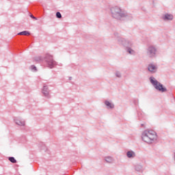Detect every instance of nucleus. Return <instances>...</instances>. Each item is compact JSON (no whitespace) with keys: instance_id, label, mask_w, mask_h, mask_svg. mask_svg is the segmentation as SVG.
Masks as SVG:
<instances>
[{"instance_id":"nucleus-1","label":"nucleus","mask_w":175,"mask_h":175,"mask_svg":"<svg viewBox=\"0 0 175 175\" xmlns=\"http://www.w3.org/2000/svg\"><path fill=\"white\" fill-rule=\"evenodd\" d=\"M110 12L111 17L119 21H124L127 20V18H129V14L118 6L111 7L110 8Z\"/></svg>"},{"instance_id":"nucleus-2","label":"nucleus","mask_w":175,"mask_h":175,"mask_svg":"<svg viewBox=\"0 0 175 175\" xmlns=\"http://www.w3.org/2000/svg\"><path fill=\"white\" fill-rule=\"evenodd\" d=\"M43 61L45 62V64L48 68H50V69H53L55 65H57V62L54 61V59L53 58V55L50 54L45 55L44 57L42 56H37L34 57V62H43Z\"/></svg>"},{"instance_id":"nucleus-3","label":"nucleus","mask_w":175,"mask_h":175,"mask_svg":"<svg viewBox=\"0 0 175 175\" xmlns=\"http://www.w3.org/2000/svg\"><path fill=\"white\" fill-rule=\"evenodd\" d=\"M157 133L152 130H145L142 135V139L145 143L151 144L157 141Z\"/></svg>"},{"instance_id":"nucleus-4","label":"nucleus","mask_w":175,"mask_h":175,"mask_svg":"<svg viewBox=\"0 0 175 175\" xmlns=\"http://www.w3.org/2000/svg\"><path fill=\"white\" fill-rule=\"evenodd\" d=\"M118 42L119 44H122V46H124L125 48H126V51L127 53H129V54H131V55H135V52L133 51V49H131V47H132L133 44L132 42L126 40L121 37L118 38Z\"/></svg>"},{"instance_id":"nucleus-5","label":"nucleus","mask_w":175,"mask_h":175,"mask_svg":"<svg viewBox=\"0 0 175 175\" xmlns=\"http://www.w3.org/2000/svg\"><path fill=\"white\" fill-rule=\"evenodd\" d=\"M150 81L155 90H157V91H159V92H166V91H167V89L163 87V85L156 80L155 78L150 77Z\"/></svg>"},{"instance_id":"nucleus-6","label":"nucleus","mask_w":175,"mask_h":175,"mask_svg":"<svg viewBox=\"0 0 175 175\" xmlns=\"http://www.w3.org/2000/svg\"><path fill=\"white\" fill-rule=\"evenodd\" d=\"M146 54L149 58H155L157 57V48L150 46L147 49Z\"/></svg>"},{"instance_id":"nucleus-7","label":"nucleus","mask_w":175,"mask_h":175,"mask_svg":"<svg viewBox=\"0 0 175 175\" xmlns=\"http://www.w3.org/2000/svg\"><path fill=\"white\" fill-rule=\"evenodd\" d=\"M42 92L44 96H45V98H48V99L51 98L50 90L49 89V87L46 84L44 85Z\"/></svg>"},{"instance_id":"nucleus-8","label":"nucleus","mask_w":175,"mask_h":175,"mask_svg":"<svg viewBox=\"0 0 175 175\" xmlns=\"http://www.w3.org/2000/svg\"><path fill=\"white\" fill-rule=\"evenodd\" d=\"M148 70L150 72V73H156L157 70H158V67L154 64H149L148 66Z\"/></svg>"},{"instance_id":"nucleus-9","label":"nucleus","mask_w":175,"mask_h":175,"mask_svg":"<svg viewBox=\"0 0 175 175\" xmlns=\"http://www.w3.org/2000/svg\"><path fill=\"white\" fill-rule=\"evenodd\" d=\"M15 124L16 125H19V126H25V121L21 120V119H14Z\"/></svg>"},{"instance_id":"nucleus-10","label":"nucleus","mask_w":175,"mask_h":175,"mask_svg":"<svg viewBox=\"0 0 175 175\" xmlns=\"http://www.w3.org/2000/svg\"><path fill=\"white\" fill-rule=\"evenodd\" d=\"M163 20H164L165 21H172L173 20V15L170 14H165L163 16Z\"/></svg>"},{"instance_id":"nucleus-11","label":"nucleus","mask_w":175,"mask_h":175,"mask_svg":"<svg viewBox=\"0 0 175 175\" xmlns=\"http://www.w3.org/2000/svg\"><path fill=\"white\" fill-rule=\"evenodd\" d=\"M105 105L107 106V109H114V104H111L109 100H105Z\"/></svg>"},{"instance_id":"nucleus-12","label":"nucleus","mask_w":175,"mask_h":175,"mask_svg":"<svg viewBox=\"0 0 175 175\" xmlns=\"http://www.w3.org/2000/svg\"><path fill=\"white\" fill-rule=\"evenodd\" d=\"M126 156L128 158H135V157L136 156L135 154V152L133 151H128L126 153Z\"/></svg>"},{"instance_id":"nucleus-13","label":"nucleus","mask_w":175,"mask_h":175,"mask_svg":"<svg viewBox=\"0 0 175 175\" xmlns=\"http://www.w3.org/2000/svg\"><path fill=\"white\" fill-rule=\"evenodd\" d=\"M105 160L107 162V163H113V157H105Z\"/></svg>"},{"instance_id":"nucleus-14","label":"nucleus","mask_w":175,"mask_h":175,"mask_svg":"<svg viewBox=\"0 0 175 175\" xmlns=\"http://www.w3.org/2000/svg\"><path fill=\"white\" fill-rule=\"evenodd\" d=\"M135 170L137 172H143V166H142L141 165H137L135 166Z\"/></svg>"},{"instance_id":"nucleus-15","label":"nucleus","mask_w":175,"mask_h":175,"mask_svg":"<svg viewBox=\"0 0 175 175\" xmlns=\"http://www.w3.org/2000/svg\"><path fill=\"white\" fill-rule=\"evenodd\" d=\"M8 160L12 163H17V160H16V159H14V157H8Z\"/></svg>"},{"instance_id":"nucleus-16","label":"nucleus","mask_w":175,"mask_h":175,"mask_svg":"<svg viewBox=\"0 0 175 175\" xmlns=\"http://www.w3.org/2000/svg\"><path fill=\"white\" fill-rule=\"evenodd\" d=\"M18 35L28 36V35H31V33L27 31H23L18 33Z\"/></svg>"},{"instance_id":"nucleus-17","label":"nucleus","mask_w":175,"mask_h":175,"mask_svg":"<svg viewBox=\"0 0 175 175\" xmlns=\"http://www.w3.org/2000/svg\"><path fill=\"white\" fill-rule=\"evenodd\" d=\"M56 17L57 18H62V15L61 14V12H56Z\"/></svg>"},{"instance_id":"nucleus-18","label":"nucleus","mask_w":175,"mask_h":175,"mask_svg":"<svg viewBox=\"0 0 175 175\" xmlns=\"http://www.w3.org/2000/svg\"><path fill=\"white\" fill-rule=\"evenodd\" d=\"M116 77L121 78V72H120V71H117L116 72Z\"/></svg>"},{"instance_id":"nucleus-19","label":"nucleus","mask_w":175,"mask_h":175,"mask_svg":"<svg viewBox=\"0 0 175 175\" xmlns=\"http://www.w3.org/2000/svg\"><path fill=\"white\" fill-rule=\"evenodd\" d=\"M31 70H33L34 72H36V70H37L36 66H31Z\"/></svg>"},{"instance_id":"nucleus-20","label":"nucleus","mask_w":175,"mask_h":175,"mask_svg":"<svg viewBox=\"0 0 175 175\" xmlns=\"http://www.w3.org/2000/svg\"><path fill=\"white\" fill-rule=\"evenodd\" d=\"M30 17L31 18H33V20H38V18H36V17L33 16V15H30Z\"/></svg>"},{"instance_id":"nucleus-21","label":"nucleus","mask_w":175,"mask_h":175,"mask_svg":"<svg viewBox=\"0 0 175 175\" xmlns=\"http://www.w3.org/2000/svg\"><path fill=\"white\" fill-rule=\"evenodd\" d=\"M141 126L144 127V124H142Z\"/></svg>"}]
</instances>
